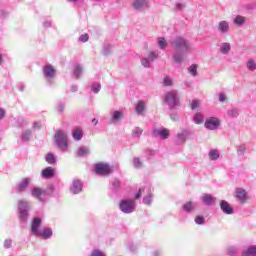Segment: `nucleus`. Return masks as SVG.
I'll return each instance as SVG.
<instances>
[{
	"mask_svg": "<svg viewBox=\"0 0 256 256\" xmlns=\"http://www.w3.org/2000/svg\"><path fill=\"white\" fill-rule=\"evenodd\" d=\"M54 139L59 149H62V151H67V147H68L67 133H65L61 129H57L54 135Z\"/></svg>",
	"mask_w": 256,
	"mask_h": 256,
	"instance_id": "obj_1",
	"label": "nucleus"
},
{
	"mask_svg": "<svg viewBox=\"0 0 256 256\" xmlns=\"http://www.w3.org/2000/svg\"><path fill=\"white\" fill-rule=\"evenodd\" d=\"M94 171L96 175H101L102 177H107L113 173V167L105 162H98L94 166Z\"/></svg>",
	"mask_w": 256,
	"mask_h": 256,
	"instance_id": "obj_2",
	"label": "nucleus"
},
{
	"mask_svg": "<svg viewBox=\"0 0 256 256\" xmlns=\"http://www.w3.org/2000/svg\"><path fill=\"white\" fill-rule=\"evenodd\" d=\"M164 101L169 105V107H177L179 105V97L177 96V91L167 92L164 96Z\"/></svg>",
	"mask_w": 256,
	"mask_h": 256,
	"instance_id": "obj_3",
	"label": "nucleus"
},
{
	"mask_svg": "<svg viewBox=\"0 0 256 256\" xmlns=\"http://www.w3.org/2000/svg\"><path fill=\"white\" fill-rule=\"evenodd\" d=\"M171 44L176 49H184V51H189V49H191V45L187 43V40H184L181 37H176L174 41L171 42Z\"/></svg>",
	"mask_w": 256,
	"mask_h": 256,
	"instance_id": "obj_4",
	"label": "nucleus"
},
{
	"mask_svg": "<svg viewBox=\"0 0 256 256\" xmlns=\"http://www.w3.org/2000/svg\"><path fill=\"white\" fill-rule=\"evenodd\" d=\"M120 209L123 213H133V209H135V201L122 200L120 202Z\"/></svg>",
	"mask_w": 256,
	"mask_h": 256,
	"instance_id": "obj_5",
	"label": "nucleus"
},
{
	"mask_svg": "<svg viewBox=\"0 0 256 256\" xmlns=\"http://www.w3.org/2000/svg\"><path fill=\"white\" fill-rule=\"evenodd\" d=\"M18 207H19L20 219H26L28 215L27 212L29 211V202L25 200H19Z\"/></svg>",
	"mask_w": 256,
	"mask_h": 256,
	"instance_id": "obj_6",
	"label": "nucleus"
},
{
	"mask_svg": "<svg viewBox=\"0 0 256 256\" xmlns=\"http://www.w3.org/2000/svg\"><path fill=\"white\" fill-rule=\"evenodd\" d=\"M219 125H221V122L217 118H209L205 121V127L210 131L217 129Z\"/></svg>",
	"mask_w": 256,
	"mask_h": 256,
	"instance_id": "obj_7",
	"label": "nucleus"
},
{
	"mask_svg": "<svg viewBox=\"0 0 256 256\" xmlns=\"http://www.w3.org/2000/svg\"><path fill=\"white\" fill-rule=\"evenodd\" d=\"M41 218H34L31 224V231L32 234L35 235V237H37L38 235H40L41 230H39V228L41 227Z\"/></svg>",
	"mask_w": 256,
	"mask_h": 256,
	"instance_id": "obj_8",
	"label": "nucleus"
},
{
	"mask_svg": "<svg viewBox=\"0 0 256 256\" xmlns=\"http://www.w3.org/2000/svg\"><path fill=\"white\" fill-rule=\"evenodd\" d=\"M236 197L241 201V203H245L249 197H247V191L243 188H238L236 190Z\"/></svg>",
	"mask_w": 256,
	"mask_h": 256,
	"instance_id": "obj_9",
	"label": "nucleus"
},
{
	"mask_svg": "<svg viewBox=\"0 0 256 256\" xmlns=\"http://www.w3.org/2000/svg\"><path fill=\"white\" fill-rule=\"evenodd\" d=\"M220 207H221V210L223 211V213H226V215H233V207H231V205H229V202L223 200L220 203Z\"/></svg>",
	"mask_w": 256,
	"mask_h": 256,
	"instance_id": "obj_10",
	"label": "nucleus"
},
{
	"mask_svg": "<svg viewBox=\"0 0 256 256\" xmlns=\"http://www.w3.org/2000/svg\"><path fill=\"white\" fill-rule=\"evenodd\" d=\"M82 189H83V185L81 184V181L74 180L72 187L70 188V191H72L74 195H77V193H81Z\"/></svg>",
	"mask_w": 256,
	"mask_h": 256,
	"instance_id": "obj_11",
	"label": "nucleus"
},
{
	"mask_svg": "<svg viewBox=\"0 0 256 256\" xmlns=\"http://www.w3.org/2000/svg\"><path fill=\"white\" fill-rule=\"evenodd\" d=\"M72 136L75 141H81V139H83V129H81L80 127H75L72 130Z\"/></svg>",
	"mask_w": 256,
	"mask_h": 256,
	"instance_id": "obj_12",
	"label": "nucleus"
},
{
	"mask_svg": "<svg viewBox=\"0 0 256 256\" xmlns=\"http://www.w3.org/2000/svg\"><path fill=\"white\" fill-rule=\"evenodd\" d=\"M42 177H44L45 179H51V177H55V169L53 167H47L42 172Z\"/></svg>",
	"mask_w": 256,
	"mask_h": 256,
	"instance_id": "obj_13",
	"label": "nucleus"
},
{
	"mask_svg": "<svg viewBox=\"0 0 256 256\" xmlns=\"http://www.w3.org/2000/svg\"><path fill=\"white\" fill-rule=\"evenodd\" d=\"M51 235H53L51 228H44L43 230H40V234H38L37 237H42V239H49Z\"/></svg>",
	"mask_w": 256,
	"mask_h": 256,
	"instance_id": "obj_14",
	"label": "nucleus"
},
{
	"mask_svg": "<svg viewBox=\"0 0 256 256\" xmlns=\"http://www.w3.org/2000/svg\"><path fill=\"white\" fill-rule=\"evenodd\" d=\"M27 187H29V178H24L19 184H18V191L19 193H23V191H25V189H27Z\"/></svg>",
	"mask_w": 256,
	"mask_h": 256,
	"instance_id": "obj_15",
	"label": "nucleus"
},
{
	"mask_svg": "<svg viewBox=\"0 0 256 256\" xmlns=\"http://www.w3.org/2000/svg\"><path fill=\"white\" fill-rule=\"evenodd\" d=\"M201 200L206 205H213V203H215V198L209 194H205L204 196H202Z\"/></svg>",
	"mask_w": 256,
	"mask_h": 256,
	"instance_id": "obj_16",
	"label": "nucleus"
},
{
	"mask_svg": "<svg viewBox=\"0 0 256 256\" xmlns=\"http://www.w3.org/2000/svg\"><path fill=\"white\" fill-rule=\"evenodd\" d=\"M32 197H36V199H39V201H41V195H43V193H45V191H43V189L41 188H33L32 191Z\"/></svg>",
	"mask_w": 256,
	"mask_h": 256,
	"instance_id": "obj_17",
	"label": "nucleus"
},
{
	"mask_svg": "<svg viewBox=\"0 0 256 256\" xmlns=\"http://www.w3.org/2000/svg\"><path fill=\"white\" fill-rule=\"evenodd\" d=\"M185 141H187V133H181L177 135V145H185Z\"/></svg>",
	"mask_w": 256,
	"mask_h": 256,
	"instance_id": "obj_18",
	"label": "nucleus"
},
{
	"mask_svg": "<svg viewBox=\"0 0 256 256\" xmlns=\"http://www.w3.org/2000/svg\"><path fill=\"white\" fill-rule=\"evenodd\" d=\"M44 74L46 77H55V68L53 66H46L44 68Z\"/></svg>",
	"mask_w": 256,
	"mask_h": 256,
	"instance_id": "obj_19",
	"label": "nucleus"
},
{
	"mask_svg": "<svg viewBox=\"0 0 256 256\" xmlns=\"http://www.w3.org/2000/svg\"><path fill=\"white\" fill-rule=\"evenodd\" d=\"M134 9H142V7L147 6V0H136L133 3Z\"/></svg>",
	"mask_w": 256,
	"mask_h": 256,
	"instance_id": "obj_20",
	"label": "nucleus"
},
{
	"mask_svg": "<svg viewBox=\"0 0 256 256\" xmlns=\"http://www.w3.org/2000/svg\"><path fill=\"white\" fill-rule=\"evenodd\" d=\"M243 256H256V246H251L245 250L242 254Z\"/></svg>",
	"mask_w": 256,
	"mask_h": 256,
	"instance_id": "obj_21",
	"label": "nucleus"
},
{
	"mask_svg": "<svg viewBox=\"0 0 256 256\" xmlns=\"http://www.w3.org/2000/svg\"><path fill=\"white\" fill-rule=\"evenodd\" d=\"M218 29L219 31H222V33H227V31H229V23H227L226 21L220 22Z\"/></svg>",
	"mask_w": 256,
	"mask_h": 256,
	"instance_id": "obj_22",
	"label": "nucleus"
},
{
	"mask_svg": "<svg viewBox=\"0 0 256 256\" xmlns=\"http://www.w3.org/2000/svg\"><path fill=\"white\" fill-rule=\"evenodd\" d=\"M230 51H231V44L223 43L221 48H220V52L225 55V54H227Z\"/></svg>",
	"mask_w": 256,
	"mask_h": 256,
	"instance_id": "obj_23",
	"label": "nucleus"
},
{
	"mask_svg": "<svg viewBox=\"0 0 256 256\" xmlns=\"http://www.w3.org/2000/svg\"><path fill=\"white\" fill-rule=\"evenodd\" d=\"M209 157L211 161H217V159L219 158V150H211L209 152Z\"/></svg>",
	"mask_w": 256,
	"mask_h": 256,
	"instance_id": "obj_24",
	"label": "nucleus"
},
{
	"mask_svg": "<svg viewBox=\"0 0 256 256\" xmlns=\"http://www.w3.org/2000/svg\"><path fill=\"white\" fill-rule=\"evenodd\" d=\"M124 114L121 111H115L112 116V121H119L120 119H123Z\"/></svg>",
	"mask_w": 256,
	"mask_h": 256,
	"instance_id": "obj_25",
	"label": "nucleus"
},
{
	"mask_svg": "<svg viewBox=\"0 0 256 256\" xmlns=\"http://www.w3.org/2000/svg\"><path fill=\"white\" fill-rule=\"evenodd\" d=\"M157 133L160 135L162 139H168L169 138V130L164 128L162 130L157 131Z\"/></svg>",
	"mask_w": 256,
	"mask_h": 256,
	"instance_id": "obj_26",
	"label": "nucleus"
},
{
	"mask_svg": "<svg viewBox=\"0 0 256 256\" xmlns=\"http://www.w3.org/2000/svg\"><path fill=\"white\" fill-rule=\"evenodd\" d=\"M159 49H165L167 47V40L164 37L158 38Z\"/></svg>",
	"mask_w": 256,
	"mask_h": 256,
	"instance_id": "obj_27",
	"label": "nucleus"
},
{
	"mask_svg": "<svg viewBox=\"0 0 256 256\" xmlns=\"http://www.w3.org/2000/svg\"><path fill=\"white\" fill-rule=\"evenodd\" d=\"M143 111H145V104L142 101H139L136 106V112L138 113V115H141Z\"/></svg>",
	"mask_w": 256,
	"mask_h": 256,
	"instance_id": "obj_28",
	"label": "nucleus"
},
{
	"mask_svg": "<svg viewBox=\"0 0 256 256\" xmlns=\"http://www.w3.org/2000/svg\"><path fill=\"white\" fill-rule=\"evenodd\" d=\"M46 161L49 163V165H54V163L56 162L55 155L48 153L46 155Z\"/></svg>",
	"mask_w": 256,
	"mask_h": 256,
	"instance_id": "obj_29",
	"label": "nucleus"
},
{
	"mask_svg": "<svg viewBox=\"0 0 256 256\" xmlns=\"http://www.w3.org/2000/svg\"><path fill=\"white\" fill-rule=\"evenodd\" d=\"M204 119H203V115L201 114H196L194 116V123H196V125H201V123H203Z\"/></svg>",
	"mask_w": 256,
	"mask_h": 256,
	"instance_id": "obj_30",
	"label": "nucleus"
},
{
	"mask_svg": "<svg viewBox=\"0 0 256 256\" xmlns=\"http://www.w3.org/2000/svg\"><path fill=\"white\" fill-rule=\"evenodd\" d=\"M234 23L236 25H243L245 23V17L243 16H237L234 20Z\"/></svg>",
	"mask_w": 256,
	"mask_h": 256,
	"instance_id": "obj_31",
	"label": "nucleus"
},
{
	"mask_svg": "<svg viewBox=\"0 0 256 256\" xmlns=\"http://www.w3.org/2000/svg\"><path fill=\"white\" fill-rule=\"evenodd\" d=\"M89 150L87 148H79L78 149V156L79 157H85V155H88Z\"/></svg>",
	"mask_w": 256,
	"mask_h": 256,
	"instance_id": "obj_32",
	"label": "nucleus"
},
{
	"mask_svg": "<svg viewBox=\"0 0 256 256\" xmlns=\"http://www.w3.org/2000/svg\"><path fill=\"white\" fill-rule=\"evenodd\" d=\"M247 68H248L250 71H255V69H256V63H255V61L249 60L248 63H247Z\"/></svg>",
	"mask_w": 256,
	"mask_h": 256,
	"instance_id": "obj_33",
	"label": "nucleus"
},
{
	"mask_svg": "<svg viewBox=\"0 0 256 256\" xmlns=\"http://www.w3.org/2000/svg\"><path fill=\"white\" fill-rule=\"evenodd\" d=\"M173 59L178 64L183 63V55L181 54H175Z\"/></svg>",
	"mask_w": 256,
	"mask_h": 256,
	"instance_id": "obj_34",
	"label": "nucleus"
},
{
	"mask_svg": "<svg viewBox=\"0 0 256 256\" xmlns=\"http://www.w3.org/2000/svg\"><path fill=\"white\" fill-rule=\"evenodd\" d=\"M184 211H193V203L192 202H187L186 204L183 205Z\"/></svg>",
	"mask_w": 256,
	"mask_h": 256,
	"instance_id": "obj_35",
	"label": "nucleus"
},
{
	"mask_svg": "<svg viewBox=\"0 0 256 256\" xmlns=\"http://www.w3.org/2000/svg\"><path fill=\"white\" fill-rule=\"evenodd\" d=\"M81 73H83V70L79 66H76L74 69V75H76L77 79L81 77Z\"/></svg>",
	"mask_w": 256,
	"mask_h": 256,
	"instance_id": "obj_36",
	"label": "nucleus"
},
{
	"mask_svg": "<svg viewBox=\"0 0 256 256\" xmlns=\"http://www.w3.org/2000/svg\"><path fill=\"white\" fill-rule=\"evenodd\" d=\"M143 133V130L141 128H136L133 132L132 135L133 137H141V134Z\"/></svg>",
	"mask_w": 256,
	"mask_h": 256,
	"instance_id": "obj_37",
	"label": "nucleus"
},
{
	"mask_svg": "<svg viewBox=\"0 0 256 256\" xmlns=\"http://www.w3.org/2000/svg\"><path fill=\"white\" fill-rule=\"evenodd\" d=\"M153 198V195L148 194L146 197H144L143 202L145 205H151V199Z\"/></svg>",
	"mask_w": 256,
	"mask_h": 256,
	"instance_id": "obj_38",
	"label": "nucleus"
},
{
	"mask_svg": "<svg viewBox=\"0 0 256 256\" xmlns=\"http://www.w3.org/2000/svg\"><path fill=\"white\" fill-rule=\"evenodd\" d=\"M171 85H173V80H171L169 77L164 78V86L171 87Z\"/></svg>",
	"mask_w": 256,
	"mask_h": 256,
	"instance_id": "obj_39",
	"label": "nucleus"
},
{
	"mask_svg": "<svg viewBox=\"0 0 256 256\" xmlns=\"http://www.w3.org/2000/svg\"><path fill=\"white\" fill-rule=\"evenodd\" d=\"M195 223L197 225H203L205 223V218L201 217V216H198L195 218Z\"/></svg>",
	"mask_w": 256,
	"mask_h": 256,
	"instance_id": "obj_40",
	"label": "nucleus"
},
{
	"mask_svg": "<svg viewBox=\"0 0 256 256\" xmlns=\"http://www.w3.org/2000/svg\"><path fill=\"white\" fill-rule=\"evenodd\" d=\"M190 73L194 77L197 76V65L193 64L192 66H190Z\"/></svg>",
	"mask_w": 256,
	"mask_h": 256,
	"instance_id": "obj_41",
	"label": "nucleus"
},
{
	"mask_svg": "<svg viewBox=\"0 0 256 256\" xmlns=\"http://www.w3.org/2000/svg\"><path fill=\"white\" fill-rule=\"evenodd\" d=\"M79 41H81L82 43H86V41H89V35L88 34H82L79 37Z\"/></svg>",
	"mask_w": 256,
	"mask_h": 256,
	"instance_id": "obj_42",
	"label": "nucleus"
},
{
	"mask_svg": "<svg viewBox=\"0 0 256 256\" xmlns=\"http://www.w3.org/2000/svg\"><path fill=\"white\" fill-rule=\"evenodd\" d=\"M157 55L154 51L150 52V54L148 55V60L149 61H154V59H157Z\"/></svg>",
	"mask_w": 256,
	"mask_h": 256,
	"instance_id": "obj_43",
	"label": "nucleus"
},
{
	"mask_svg": "<svg viewBox=\"0 0 256 256\" xmlns=\"http://www.w3.org/2000/svg\"><path fill=\"white\" fill-rule=\"evenodd\" d=\"M141 63L143 65V67H150L151 66V63L149 62V59H147V58L142 59Z\"/></svg>",
	"mask_w": 256,
	"mask_h": 256,
	"instance_id": "obj_44",
	"label": "nucleus"
},
{
	"mask_svg": "<svg viewBox=\"0 0 256 256\" xmlns=\"http://www.w3.org/2000/svg\"><path fill=\"white\" fill-rule=\"evenodd\" d=\"M191 109H197L199 107V101L198 100H193L190 104Z\"/></svg>",
	"mask_w": 256,
	"mask_h": 256,
	"instance_id": "obj_45",
	"label": "nucleus"
},
{
	"mask_svg": "<svg viewBox=\"0 0 256 256\" xmlns=\"http://www.w3.org/2000/svg\"><path fill=\"white\" fill-rule=\"evenodd\" d=\"M29 137H31V130H27L22 135V139H25V140L29 139Z\"/></svg>",
	"mask_w": 256,
	"mask_h": 256,
	"instance_id": "obj_46",
	"label": "nucleus"
},
{
	"mask_svg": "<svg viewBox=\"0 0 256 256\" xmlns=\"http://www.w3.org/2000/svg\"><path fill=\"white\" fill-rule=\"evenodd\" d=\"M228 115L230 117H239V112L234 111V110H230V111H228Z\"/></svg>",
	"mask_w": 256,
	"mask_h": 256,
	"instance_id": "obj_47",
	"label": "nucleus"
},
{
	"mask_svg": "<svg viewBox=\"0 0 256 256\" xmlns=\"http://www.w3.org/2000/svg\"><path fill=\"white\" fill-rule=\"evenodd\" d=\"M92 91L94 93H99L101 91V84H98L96 87L92 86Z\"/></svg>",
	"mask_w": 256,
	"mask_h": 256,
	"instance_id": "obj_48",
	"label": "nucleus"
},
{
	"mask_svg": "<svg viewBox=\"0 0 256 256\" xmlns=\"http://www.w3.org/2000/svg\"><path fill=\"white\" fill-rule=\"evenodd\" d=\"M92 256H105V254H103V252H101L99 250H94L92 252Z\"/></svg>",
	"mask_w": 256,
	"mask_h": 256,
	"instance_id": "obj_49",
	"label": "nucleus"
},
{
	"mask_svg": "<svg viewBox=\"0 0 256 256\" xmlns=\"http://www.w3.org/2000/svg\"><path fill=\"white\" fill-rule=\"evenodd\" d=\"M145 190L143 188H140L138 193L135 196V199H141V195Z\"/></svg>",
	"mask_w": 256,
	"mask_h": 256,
	"instance_id": "obj_50",
	"label": "nucleus"
},
{
	"mask_svg": "<svg viewBox=\"0 0 256 256\" xmlns=\"http://www.w3.org/2000/svg\"><path fill=\"white\" fill-rule=\"evenodd\" d=\"M134 165H135V167H141V160H139V158H135Z\"/></svg>",
	"mask_w": 256,
	"mask_h": 256,
	"instance_id": "obj_51",
	"label": "nucleus"
},
{
	"mask_svg": "<svg viewBox=\"0 0 256 256\" xmlns=\"http://www.w3.org/2000/svg\"><path fill=\"white\" fill-rule=\"evenodd\" d=\"M33 128L34 129H40L41 128V122H34L33 123Z\"/></svg>",
	"mask_w": 256,
	"mask_h": 256,
	"instance_id": "obj_52",
	"label": "nucleus"
},
{
	"mask_svg": "<svg viewBox=\"0 0 256 256\" xmlns=\"http://www.w3.org/2000/svg\"><path fill=\"white\" fill-rule=\"evenodd\" d=\"M219 101H220L221 103H223V101H225V94H220V95H219Z\"/></svg>",
	"mask_w": 256,
	"mask_h": 256,
	"instance_id": "obj_53",
	"label": "nucleus"
},
{
	"mask_svg": "<svg viewBox=\"0 0 256 256\" xmlns=\"http://www.w3.org/2000/svg\"><path fill=\"white\" fill-rule=\"evenodd\" d=\"M228 253L229 255H235V248H229Z\"/></svg>",
	"mask_w": 256,
	"mask_h": 256,
	"instance_id": "obj_54",
	"label": "nucleus"
},
{
	"mask_svg": "<svg viewBox=\"0 0 256 256\" xmlns=\"http://www.w3.org/2000/svg\"><path fill=\"white\" fill-rule=\"evenodd\" d=\"M5 117V111L0 108V119H3Z\"/></svg>",
	"mask_w": 256,
	"mask_h": 256,
	"instance_id": "obj_55",
	"label": "nucleus"
},
{
	"mask_svg": "<svg viewBox=\"0 0 256 256\" xmlns=\"http://www.w3.org/2000/svg\"><path fill=\"white\" fill-rule=\"evenodd\" d=\"M4 245L5 247H11V240H6Z\"/></svg>",
	"mask_w": 256,
	"mask_h": 256,
	"instance_id": "obj_56",
	"label": "nucleus"
},
{
	"mask_svg": "<svg viewBox=\"0 0 256 256\" xmlns=\"http://www.w3.org/2000/svg\"><path fill=\"white\" fill-rule=\"evenodd\" d=\"M92 123H94V125H97V123H99V120H97V119L94 118V119L92 120Z\"/></svg>",
	"mask_w": 256,
	"mask_h": 256,
	"instance_id": "obj_57",
	"label": "nucleus"
},
{
	"mask_svg": "<svg viewBox=\"0 0 256 256\" xmlns=\"http://www.w3.org/2000/svg\"><path fill=\"white\" fill-rule=\"evenodd\" d=\"M3 63V55L0 53V65Z\"/></svg>",
	"mask_w": 256,
	"mask_h": 256,
	"instance_id": "obj_58",
	"label": "nucleus"
},
{
	"mask_svg": "<svg viewBox=\"0 0 256 256\" xmlns=\"http://www.w3.org/2000/svg\"><path fill=\"white\" fill-rule=\"evenodd\" d=\"M63 109H65V108L63 107V105H60V106H59V111L62 112Z\"/></svg>",
	"mask_w": 256,
	"mask_h": 256,
	"instance_id": "obj_59",
	"label": "nucleus"
},
{
	"mask_svg": "<svg viewBox=\"0 0 256 256\" xmlns=\"http://www.w3.org/2000/svg\"><path fill=\"white\" fill-rule=\"evenodd\" d=\"M72 1H77V0H72Z\"/></svg>",
	"mask_w": 256,
	"mask_h": 256,
	"instance_id": "obj_60",
	"label": "nucleus"
},
{
	"mask_svg": "<svg viewBox=\"0 0 256 256\" xmlns=\"http://www.w3.org/2000/svg\"><path fill=\"white\" fill-rule=\"evenodd\" d=\"M96 1H101V0H96Z\"/></svg>",
	"mask_w": 256,
	"mask_h": 256,
	"instance_id": "obj_61",
	"label": "nucleus"
}]
</instances>
